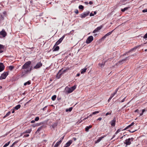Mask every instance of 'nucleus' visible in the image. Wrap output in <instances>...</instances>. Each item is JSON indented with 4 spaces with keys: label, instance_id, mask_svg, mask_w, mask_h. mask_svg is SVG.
<instances>
[{
    "label": "nucleus",
    "instance_id": "37",
    "mask_svg": "<svg viewBox=\"0 0 147 147\" xmlns=\"http://www.w3.org/2000/svg\"><path fill=\"white\" fill-rule=\"evenodd\" d=\"M84 6L82 5H80L79 6V8L80 9H82V10L84 9Z\"/></svg>",
    "mask_w": 147,
    "mask_h": 147
},
{
    "label": "nucleus",
    "instance_id": "24",
    "mask_svg": "<svg viewBox=\"0 0 147 147\" xmlns=\"http://www.w3.org/2000/svg\"><path fill=\"white\" fill-rule=\"evenodd\" d=\"M105 63V62H102V63H99L98 64V65L100 67H102L104 66Z\"/></svg>",
    "mask_w": 147,
    "mask_h": 147
},
{
    "label": "nucleus",
    "instance_id": "38",
    "mask_svg": "<svg viewBox=\"0 0 147 147\" xmlns=\"http://www.w3.org/2000/svg\"><path fill=\"white\" fill-rule=\"evenodd\" d=\"M121 131V129H118L115 133V134H117L119 132Z\"/></svg>",
    "mask_w": 147,
    "mask_h": 147
},
{
    "label": "nucleus",
    "instance_id": "48",
    "mask_svg": "<svg viewBox=\"0 0 147 147\" xmlns=\"http://www.w3.org/2000/svg\"><path fill=\"white\" fill-rule=\"evenodd\" d=\"M142 12L143 13H145V12H147V9H144L143 10H142Z\"/></svg>",
    "mask_w": 147,
    "mask_h": 147
},
{
    "label": "nucleus",
    "instance_id": "43",
    "mask_svg": "<svg viewBox=\"0 0 147 147\" xmlns=\"http://www.w3.org/2000/svg\"><path fill=\"white\" fill-rule=\"evenodd\" d=\"M128 131H129V132H131V133H133L135 131H136V130H134V131H133V130H127Z\"/></svg>",
    "mask_w": 147,
    "mask_h": 147
},
{
    "label": "nucleus",
    "instance_id": "19",
    "mask_svg": "<svg viewBox=\"0 0 147 147\" xmlns=\"http://www.w3.org/2000/svg\"><path fill=\"white\" fill-rule=\"evenodd\" d=\"M28 73V70L27 69H25L22 71V76H24L25 74H27Z\"/></svg>",
    "mask_w": 147,
    "mask_h": 147
},
{
    "label": "nucleus",
    "instance_id": "46",
    "mask_svg": "<svg viewBox=\"0 0 147 147\" xmlns=\"http://www.w3.org/2000/svg\"><path fill=\"white\" fill-rule=\"evenodd\" d=\"M28 70V73H30L31 72V70H32V67H31L29 69H27Z\"/></svg>",
    "mask_w": 147,
    "mask_h": 147
},
{
    "label": "nucleus",
    "instance_id": "28",
    "mask_svg": "<svg viewBox=\"0 0 147 147\" xmlns=\"http://www.w3.org/2000/svg\"><path fill=\"white\" fill-rule=\"evenodd\" d=\"M87 69L86 68H84L82 69L81 70V74H84L86 71Z\"/></svg>",
    "mask_w": 147,
    "mask_h": 147
},
{
    "label": "nucleus",
    "instance_id": "4",
    "mask_svg": "<svg viewBox=\"0 0 147 147\" xmlns=\"http://www.w3.org/2000/svg\"><path fill=\"white\" fill-rule=\"evenodd\" d=\"M9 71H7L6 72H4L1 75V76L0 77V80H1L2 79H5L7 76L8 75Z\"/></svg>",
    "mask_w": 147,
    "mask_h": 147
},
{
    "label": "nucleus",
    "instance_id": "64",
    "mask_svg": "<svg viewBox=\"0 0 147 147\" xmlns=\"http://www.w3.org/2000/svg\"><path fill=\"white\" fill-rule=\"evenodd\" d=\"M73 139L74 140V141H76V139H76V138H73Z\"/></svg>",
    "mask_w": 147,
    "mask_h": 147
},
{
    "label": "nucleus",
    "instance_id": "41",
    "mask_svg": "<svg viewBox=\"0 0 147 147\" xmlns=\"http://www.w3.org/2000/svg\"><path fill=\"white\" fill-rule=\"evenodd\" d=\"M112 113V111H111L109 113L108 112V113H107L105 114V115L106 116H107L109 115H111V114Z\"/></svg>",
    "mask_w": 147,
    "mask_h": 147
},
{
    "label": "nucleus",
    "instance_id": "50",
    "mask_svg": "<svg viewBox=\"0 0 147 147\" xmlns=\"http://www.w3.org/2000/svg\"><path fill=\"white\" fill-rule=\"evenodd\" d=\"M64 136H63L61 138H60V140L59 141H61V142H62L63 139H64Z\"/></svg>",
    "mask_w": 147,
    "mask_h": 147
},
{
    "label": "nucleus",
    "instance_id": "54",
    "mask_svg": "<svg viewBox=\"0 0 147 147\" xmlns=\"http://www.w3.org/2000/svg\"><path fill=\"white\" fill-rule=\"evenodd\" d=\"M39 125L38 124L37 125V124L36 125H32V126L33 127H36V126H39Z\"/></svg>",
    "mask_w": 147,
    "mask_h": 147
},
{
    "label": "nucleus",
    "instance_id": "2",
    "mask_svg": "<svg viewBox=\"0 0 147 147\" xmlns=\"http://www.w3.org/2000/svg\"><path fill=\"white\" fill-rule=\"evenodd\" d=\"M134 140V139L133 138H129L125 141L124 143L127 145H129L131 144V142H132Z\"/></svg>",
    "mask_w": 147,
    "mask_h": 147
},
{
    "label": "nucleus",
    "instance_id": "56",
    "mask_svg": "<svg viewBox=\"0 0 147 147\" xmlns=\"http://www.w3.org/2000/svg\"><path fill=\"white\" fill-rule=\"evenodd\" d=\"M93 3L92 1H89V4H90V5H92V4Z\"/></svg>",
    "mask_w": 147,
    "mask_h": 147
},
{
    "label": "nucleus",
    "instance_id": "33",
    "mask_svg": "<svg viewBox=\"0 0 147 147\" xmlns=\"http://www.w3.org/2000/svg\"><path fill=\"white\" fill-rule=\"evenodd\" d=\"M11 113V112L10 111L8 112L6 115L3 117V118H6L7 116H9Z\"/></svg>",
    "mask_w": 147,
    "mask_h": 147
},
{
    "label": "nucleus",
    "instance_id": "62",
    "mask_svg": "<svg viewBox=\"0 0 147 147\" xmlns=\"http://www.w3.org/2000/svg\"><path fill=\"white\" fill-rule=\"evenodd\" d=\"M146 110L145 109H143L142 110V113H144L145 111Z\"/></svg>",
    "mask_w": 147,
    "mask_h": 147
},
{
    "label": "nucleus",
    "instance_id": "26",
    "mask_svg": "<svg viewBox=\"0 0 147 147\" xmlns=\"http://www.w3.org/2000/svg\"><path fill=\"white\" fill-rule=\"evenodd\" d=\"M57 122H55L53 124L51 125V126L53 129H54L55 127H56L57 126Z\"/></svg>",
    "mask_w": 147,
    "mask_h": 147
},
{
    "label": "nucleus",
    "instance_id": "3",
    "mask_svg": "<svg viewBox=\"0 0 147 147\" xmlns=\"http://www.w3.org/2000/svg\"><path fill=\"white\" fill-rule=\"evenodd\" d=\"M31 61H28L24 63L23 65L22 69H28L30 66L31 64Z\"/></svg>",
    "mask_w": 147,
    "mask_h": 147
},
{
    "label": "nucleus",
    "instance_id": "53",
    "mask_svg": "<svg viewBox=\"0 0 147 147\" xmlns=\"http://www.w3.org/2000/svg\"><path fill=\"white\" fill-rule=\"evenodd\" d=\"M126 97H125L121 101V102H122L124 101L125 100V99L126 98Z\"/></svg>",
    "mask_w": 147,
    "mask_h": 147
},
{
    "label": "nucleus",
    "instance_id": "8",
    "mask_svg": "<svg viewBox=\"0 0 147 147\" xmlns=\"http://www.w3.org/2000/svg\"><path fill=\"white\" fill-rule=\"evenodd\" d=\"M65 37V36H63L56 43L55 45H57L61 42Z\"/></svg>",
    "mask_w": 147,
    "mask_h": 147
},
{
    "label": "nucleus",
    "instance_id": "20",
    "mask_svg": "<svg viewBox=\"0 0 147 147\" xmlns=\"http://www.w3.org/2000/svg\"><path fill=\"white\" fill-rule=\"evenodd\" d=\"M31 131H32V129H28V130H26L25 131H24L23 133V134H26V133L29 134V133H30V132H31Z\"/></svg>",
    "mask_w": 147,
    "mask_h": 147
},
{
    "label": "nucleus",
    "instance_id": "22",
    "mask_svg": "<svg viewBox=\"0 0 147 147\" xmlns=\"http://www.w3.org/2000/svg\"><path fill=\"white\" fill-rule=\"evenodd\" d=\"M105 137V136H102L99 138L96 141V143H98L99 142L102 140V139H103Z\"/></svg>",
    "mask_w": 147,
    "mask_h": 147
},
{
    "label": "nucleus",
    "instance_id": "32",
    "mask_svg": "<svg viewBox=\"0 0 147 147\" xmlns=\"http://www.w3.org/2000/svg\"><path fill=\"white\" fill-rule=\"evenodd\" d=\"M14 68V67L13 66H10L8 67L9 69L11 71H12Z\"/></svg>",
    "mask_w": 147,
    "mask_h": 147
},
{
    "label": "nucleus",
    "instance_id": "40",
    "mask_svg": "<svg viewBox=\"0 0 147 147\" xmlns=\"http://www.w3.org/2000/svg\"><path fill=\"white\" fill-rule=\"evenodd\" d=\"M99 111H95V112H93L92 113V115H95L96 114H97V113H99Z\"/></svg>",
    "mask_w": 147,
    "mask_h": 147
},
{
    "label": "nucleus",
    "instance_id": "63",
    "mask_svg": "<svg viewBox=\"0 0 147 147\" xmlns=\"http://www.w3.org/2000/svg\"><path fill=\"white\" fill-rule=\"evenodd\" d=\"M14 144L15 143H13L12 145L10 146V147H13L14 145Z\"/></svg>",
    "mask_w": 147,
    "mask_h": 147
},
{
    "label": "nucleus",
    "instance_id": "14",
    "mask_svg": "<svg viewBox=\"0 0 147 147\" xmlns=\"http://www.w3.org/2000/svg\"><path fill=\"white\" fill-rule=\"evenodd\" d=\"M113 30H112V31L108 32L107 34H105L104 36H103L102 38L101 39H103L106 38L110 35H111L113 32Z\"/></svg>",
    "mask_w": 147,
    "mask_h": 147
},
{
    "label": "nucleus",
    "instance_id": "13",
    "mask_svg": "<svg viewBox=\"0 0 147 147\" xmlns=\"http://www.w3.org/2000/svg\"><path fill=\"white\" fill-rule=\"evenodd\" d=\"M140 46H141L140 45L137 46L135 47H134L131 49L130 50L127 51V53H129L132 51H135L137 49V48L140 47Z\"/></svg>",
    "mask_w": 147,
    "mask_h": 147
},
{
    "label": "nucleus",
    "instance_id": "25",
    "mask_svg": "<svg viewBox=\"0 0 147 147\" xmlns=\"http://www.w3.org/2000/svg\"><path fill=\"white\" fill-rule=\"evenodd\" d=\"M61 143V141H59V142H57L55 145L54 147H58Z\"/></svg>",
    "mask_w": 147,
    "mask_h": 147
},
{
    "label": "nucleus",
    "instance_id": "31",
    "mask_svg": "<svg viewBox=\"0 0 147 147\" xmlns=\"http://www.w3.org/2000/svg\"><path fill=\"white\" fill-rule=\"evenodd\" d=\"M31 84V81L30 80L28 81L27 82L25 83L24 84V86H26L27 85H29L30 84Z\"/></svg>",
    "mask_w": 147,
    "mask_h": 147
},
{
    "label": "nucleus",
    "instance_id": "18",
    "mask_svg": "<svg viewBox=\"0 0 147 147\" xmlns=\"http://www.w3.org/2000/svg\"><path fill=\"white\" fill-rule=\"evenodd\" d=\"M118 89H119L118 88L116 89L115 90V92L111 94L110 96L111 97H112V98L116 94V93H117V92L118 90Z\"/></svg>",
    "mask_w": 147,
    "mask_h": 147
},
{
    "label": "nucleus",
    "instance_id": "39",
    "mask_svg": "<svg viewBox=\"0 0 147 147\" xmlns=\"http://www.w3.org/2000/svg\"><path fill=\"white\" fill-rule=\"evenodd\" d=\"M72 109V107H70L69 109H67L66 110V111H71Z\"/></svg>",
    "mask_w": 147,
    "mask_h": 147
},
{
    "label": "nucleus",
    "instance_id": "17",
    "mask_svg": "<svg viewBox=\"0 0 147 147\" xmlns=\"http://www.w3.org/2000/svg\"><path fill=\"white\" fill-rule=\"evenodd\" d=\"M55 45H54L53 49H52L53 50V51H58L59 49V47L58 46H56V47H55Z\"/></svg>",
    "mask_w": 147,
    "mask_h": 147
},
{
    "label": "nucleus",
    "instance_id": "35",
    "mask_svg": "<svg viewBox=\"0 0 147 147\" xmlns=\"http://www.w3.org/2000/svg\"><path fill=\"white\" fill-rule=\"evenodd\" d=\"M56 98V96L55 95H53L51 98V99L53 100H55Z\"/></svg>",
    "mask_w": 147,
    "mask_h": 147
},
{
    "label": "nucleus",
    "instance_id": "12",
    "mask_svg": "<svg viewBox=\"0 0 147 147\" xmlns=\"http://www.w3.org/2000/svg\"><path fill=\"white\" fill-rule=\"evenodd\" d=\"M116 119L115 118H114L111 122V124L112 126H115V125Z\"/></svg>",
    "mask_w": 147,
    "mask_h": 147
},
{
    "label": "nucleus",
    "instance_id": "61",
    "mask_svg": "<svg viewBox=\"0 0 147 147\" xmlns=\"http://www.w3.org/2000/svg\"><path fill=\"white\" fill-rule=\"evenodd\" d=\"M139 110L138 109H137L135 111V113H137V112H138V111H139Z\"/></svg>",
    "mask_w": 147,
    "mask_h": 147
},
{
    "label": "nucleus",
    "instance_id": "34",
    "mask_svg": "<svg viewBox=\"0 0 147 147\" xmlns=\"http://www.w3.org/2000/svg\"><path fill=\"white\" fill-rule=\"evenodd\" d=\"M10 143V141H9L8 142L6 143L3 146V147H6L8 146Z\"/></svg>",
    "mask_w": 147,
    "mask_h": 147
},
{
    "label": "nucleus",
    "instance_id": "11",
    "mask_svg": "<svg viewBox=\"0 0 147 147\" xmlns=\"http://www.w3.org/2000/svg\"><path fill=\"white\" fill-rule=\"evenodd\" d=\"M103 26L101 25L100 26L97 27L96 28L93 32V33H95V32H98V30H100L102 27Z\"/></svg>",
    "mask_w": 147,
    "mask_h": 147
},
{
    "label": "nucleus",
    "instance_id": "58",
    "mask_svg": "<svg viewBox=\"0 0 147 147\" xmlns=\"http://www.w3.org/2000/svg\"><path fill=\"white\" fill-rule=\"evenodd\" d=\"M35 120H32L30 122L31 123H34L35 122Z\"/></svg>",
    "mask_w": 147,
    "mask_h": 147
},
{
    "label": "nucleus",
    "instance_id": "36",
    "mask_svg": "<svg viewBox=\"0 0 147 147\" xmlns=\"http://www.w3.org/2000/svg\"><path fill=\"white\" fill-rule=\"evenodd\" d=\"M128 9V7H125V8H124L123 9H121V11H122V12H124L125 11L127 10Z\"/></svg>",
    "mask_w": 147,
    "mask_h": 147
},
{
    "label": "nucleus",
    "instance_id": "29",
    "mask_svg": "<svg viewBox=\"0 0 147 147\" xmlns=\"http://www.w3.org/2000/svg\"><path fill=\"white\" fill-rule=\"evenodd\" d=\"M62 69V70L61 71V73L62 74H64L65 72L67 71L68 70V69Z\"/></svg>",
    "mask_w": 147,
    "mask_h": 147
},
{
    "label": "nucleus",
    "instance_id": "59",
    "mask_svg": "<svg viewBox=\"0 0 147 147\" xmlns=\"http://www.w3.org/2000/svg\"><path fill=\"white\" fill-rule=\"evenodd\" d=\"M15 109H13L12 110V113H14L15 112Z\"/></svg>",
    "mask_w": 147,
    "mask_h": 147
},
{
    "label": "nucleus",
    "instance_id": "47",
    "mask_svg": "<svg viewBox=\"0 0 147 147\" xmlns=\"http://www.w3.org/2000/svg\"><path fill=\"white\" fill-rule=\"evenodd\" d=\"M143 38H147V33L144 35Z\"/></svg>",
    "mask_w": 147,
    "mask_h": 147
},
{
    "label": "nucleus",
    "instance_id": "51",
    "mask_svg": "<svg viewBox=\"0 0 147 147\" xmlns=\"http://www.w3.org/2000/svg\"><path fill=\"white\" fill-rule=\"evenodd\" d=\"M47 106H45L42 109V110L43 111H45L46 109L47 108Z\"/></svg>",
    "mask_w": 147,
    "mask_h": 147
},
{
    "label": "nucleus",
    "instance_id": "10",
    "mask_svg": "<svg viewBox=\"0 0 147 147\" xmlns=\"http://www.w3.org/2000/svg\"><path fill=\"white\" fill-rule=\"evenodd\" d=\"M62 70V69H61V70H60L59 71L58 73L57 74L56 77L57 79H59L61 77V76L62 74L61 73V71Z\"/></svg>",
    "mask_w": 147,
    "mask_h": 147
},
{
    "label": "nucleus",
    "instance_id": "7",
    "mask_svg": "<svg viewBox=\"0 0 147 147\" xmlns=\"http://www.w3.org/2000/svg\"><path fill=\"white\" fill-rule=\"evenodd\" d=\"M90 13L89 11H87L82 13L80 15V17L81 18H84L88 15Z\"/></svg>",
    "mask_w": 147,
    "mask_h": 147
},
{
    "label": "nucleus",
    "instance_id": "9",
    "mask_svg": "<svg viewBox=\"0 0 147 147\" xmlns=\"http://www.w3.org/2000/svg\"><path fill=\"white\" fill-rule=\"evenodd\" d=\"M73 141L71 140H69L65 145L64 147H69L72 143Z\"/></svg>",
    "mask_w": 147,
    "mask_h": 147
},
{
    "label": "nucleus",
    "instance_id": "21",
    "mask_svg": "<svg viewBox=\"0 0 147 147\" xmlns=\"http://www.w3.org/2000/svg\"><path fill=\"white\" fill-rule=\"evenodd\" d=\"M4 46L1 45H0V53H3V49H4Z\"/></svg>",
    "mask_w": 147,
    "mask_h": 147
},
{
    "label": "nucleus",
    "instance_id": "60",
    "mask_svg": "<svg viewBox=\"0 0 147 147\" xmlns=\"http://www.w3.org/2000/svg\"><path fill=\"white\" fill-rule=\"evenodd\" d=\"M1 19H2V20L4 19V17H3V16L2 15H1Z\"/></svg>",
    "mask_w": 147,
    "mask_h": 147
},
{
    "label": "nucleus",
    "instance_id": "45",
    "mask_svg": "<svg viewBox=\"0 0 147 147\" xmlns=\"http://www.w3.org/2000/svg\"><path fill=\"white\" fill-rule=\"evenodd\" d=\"M42 127H41L38 128L37 131H39L41 129Z\"/></svg>",
    "mask_w": 147,
    "mask_h": 147
},
{
    "label": "nucleus",
    "instance_id": "27",
    "mask_svg": "<svg viewBox=\"0 0 147 147\" xmlns=\"http://www.w3.org/2000/svg\"><path fill=\"white\" fill-rule=\"evenodd\" d=\"M129 57H127L125 59H123L121 61H119V63L120 64H122L123 63L122 62L124 61H125L127 58H128Z\"/></svg>",
    "mask_w": 147,
    "mask_h": 147
},
{
    "label": "nucleus",
    "instance_id": "6",
    "mask_svg": "<svg viewBox=\"0 0 147 147\" xmlns=\"http://www.w3.org/2000/svg\"><path fill=\"white\" fill-rule=\"evenodd\" d=\"M93 40V37L92 36H89L86 39V43L87 44H89Z\"/></svg>",
    "mask_w": 147,
    "mask_h": 147
},
{
    "label": "nucleus",
    "instance_id": "49",
    "mask_svg": "<svg viewBox=\"0 0 147 147\" xmlns=\"http://www.w3.org/2000/svg\"><path fill=\"white\" fill-rule=\"evenodd\" d=\"M74 12L76 14H78L79 12L78 11V10H77V9H76L75 10Z\"/></svg>",
    "mask_w": 147,
    "mask_h": 147
},
{
    "label": "nucleus",
    "instance_id": "57",
    "mask_svg": "<svg viewBox=\"0 0 147 147\" xmlns=\"http://www.w3.org/2000/svg\"><path fill=\"white\" fill-rule=\"evenodd\" d=\"M102 119L101 117H99L98 119H97V120L100 121L102 120Z\"/></svg>",
    "mask_w": 147,
    "mask_h": 147
},
{
    "label": "nucleus",
    "instance_id": "55",
    "mask_svg": "<svg viewBox=\"0 0 147 147\" xmlns=\"http://www.w3.org/2000/svg\"><path fill=\"white\" fill-rule=\"evenodd\" d=\"M90 16H94V14L92 13V12H91L90 15Z\"/></svg>",
    "mask_w": 147,
    "mask_h": 147
},
{
    "label": "nucleus",
    "instance_id": "1",
    "mask_svg": "<svg viewBox=\"0 0 147 147\" xmlns=\"http://www.w3.org/2000/svg\"><path fill=\"white\" fill-rule=\"evenodd\" d=\"M76 87L75 86H72L71 88H69L68 86H66L65 88V92L67 94H69L71 93L76 89Z\"/></svg>",
    "mask_w": 147,
    "mask_h": 147
},
{
    "label": "nucleus",
    "instance_id": "52",
    "mask_svg": "<svg viewBox=\"0 0 147 147\" xmlns=\"http://www.w3.org/2000/svg\"><path fill=\"white\" fill-rule=\"evenodd\" d=\"M112 98L111 97V96L109 98V99H108V101L109 102L111 100V99H112Z\"/></svg>",
    "mask_w": 147,
    "mask_h": 147
},
{
    "label": "nucleus",
    "instance_id": "5",
    "mask_svg": "<svg viewBox=\"0 0 147 147\" xmlns=\"http://www.w3.org/2000/svg\"><path fill=\"white\" fill-rule=\"evenodd\" d=\"M42 65V63L41 62H40L37 63V64L33 67L34 69H37L40 68Z\"/></svg>",
    "mask_w": 147,
    "mask_h": 147
},
{
    "label": "nucleus",
    "instance_id": "42",
    "mask_svg": "<svg viewBox=\"0 0 147 147\" xmlns=\"http://www.w3.org/2000/svg\"><path fill=\"white\" fill-rule=\"evenodd\" d=\"M39 119V118L38 117H36L35 119V121H38Z\"/></svg>",
    "mask_w": 147,
    "mask_h": 147
},
{
    "label": "nucleus",
    "instance_id": "16",
    "mask_svg": "<svg viewBox=\"0 0 147 147\" xmlns=\"http://www.w3.org/2000/svg\"><path fill=\"white\" fill-rule=\"evenodd\" d=\"M134 122H133L130 125H129L128 126H127L123 130H125L131 127V126H132L133 125H134Z\"/></svg>",
    "mask_w": 147,
    "mask_h": 147
},
{
    "label": "nucleus",
    "instance_id": "44",
    "mask_svg": "<svg viewBox=\"0 0 147 147\" xmlns=\"http://www.w3.org/2000/svg\"><path fill=\"white\" fill-rule=\"evenodd\" d=\"M29 136V135L28 134L24 135L23 136V137L25 138L28 137Z\"/></svg>",
    "mask_w": 147,
    "mask_h": 147
},
{
    "label": "nucleus",
    "instance_id": "23",
    "mask_svg": "<svg viewBox=\"0 0 147 147\" xmlns=\"http://www.w3.org/2000/svg\"><path fill=\"white\" fill-rule=\"evenodd\" d=\"M92 125H90L88 126H86L85 129L86 131L88 132V131L89 129L92 127Z\"/></svg>",
    "mask_w": 147,
    "mask_h": 147
},
{
    "label": "nucleus",
    "instance_id": "15",
    "mask_svg": "<svg viewBox=\"0 0 147 147\" xmlns=\"http://www.w3.org/2000/svg\"><path fill=\"white\" fill-rule=\"evenodd\" d=\"M5 68V66L2 63H0V72L3 70Z\"/></svg>",
    "mask_w": 147,
    "mask_h": 147
},
{
    "label": "nucleus",
    "instance_id": "30",
    "mask_svg": "<svg viewBox=\"0 0 147 147\" xmlns=\"http://www.w3.org/2000/svg\"><path fill=\"white\" fill-rule=\"evenodd\" d=\"M20 107L21 105H18L15 107H14V109L16 110H18V109L20 108Z\"/></svg>",
    "mask_w": 147,
    "mask_h": 147
}]
</instances>
